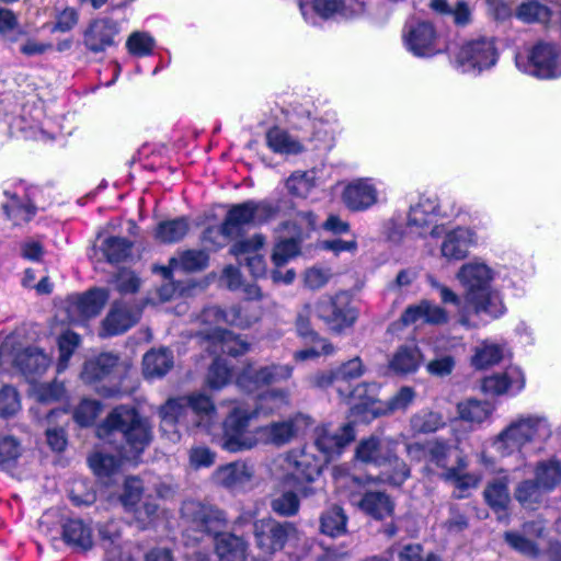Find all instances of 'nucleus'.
I'll use <instances>...</instances> for the list:
<instances>
[{"label": "nucleus", "mask_w": 561, "mask_h": 561, "mask_svg": "<svg viewBox=\"0 0 561 561\" xmlns=\"http://www.w3.org/2000/svg\"><path fill=\"white\" fill-rule=\"evenodd\" d=\"M317 227V216L312 211H298L295 216L280 224L276 232H283L302 241Z\"/></svg>", "instance_id": "34"}, {"label": "nucleus", "mask_w": 561, "mask_h": 561, "mask_svg": "<svg viewBox=\"0 0 561 561\" xmlns=\"http://www.w3.org/2000/svg\"><path fill=\"white\" fill-rule=\"evenodd\" d=\"M411 428L415 433H432L444 425L442 415L432 411H421L414 414L410 421Z\"/></svg>", "instance_id": "58"}, {"label": "nucleus", "mask_w": 561, "mask_h": 561, "mask_svg": "<svg viewBox=\"0 0 561 561\" xmlns=\"http://www.w3.org/2000/svg\"><path fill=\"white\" fill-rule=\"evenodd\" d=\"M190 230V222L186 217L162 221L156 229V238L164 243H174L182 240Z\"/></svg>", "instance_id": "42"}, {"label": "nucleus", "mask_w": 561, "mask_h": 561, "mask_svg": "<svg viewBox=\"0 0 561 561\" xmlns=\"http://www.w3.org/2000/svg\"><path fill=\"white\" fill-rule=\"evenodd\" d=\"M493 408L488 402L468 400L458 404V412L462 420L480 424L492 414Z\"/></svg>", "instance_id": "51"}, {"label": "nucleus", "mask_w": 561, "mask_h": 561, "mask_svg": "<svg viewBox=\"0 0 561 561\" xmlns=\"http://www.w3.org/2000/svg\"><path fill=\"white\" fill-rule=\"evenodd\" d=\"M21 408V398L16 389L12 386H3L0 389V417H13Z\"/></svg>", "instance_id": "59"}, {"label": "nucleus", "mask_w": 561, "mask_h": 561, "mask_svg": "<svg viewBox=\"0 0 561 561\" xmlns=\"http://www.w3.org/2000/svg\"><path fill=\"white\" fill-rule=\"evenodd\" d=\"M423 360L417 346H401L389 360V369L397 375L415 373Z\"/></svg>", "instance_id": "31"}, {"label": "nucleus", "mask_w": 561, "mask_h": 561, "mask_svg": "<svg viewBox=\"0 0 561 561\" xmlns=\"http://www.w3.org/2000/svg\"><path fill=\"white\" fill-rule=\"evenodd\" d=\"M402 37L405 48L416 57H432L443 51L437 33L430 22L408 24Z\"/></svg>", "instance_id": "15"}, {"label": "nucleus", "mask_w": 561, "mask_h": 561, "mask_svg": "<svg viewBox=\"0 0 561 561\" xmlns=\"http://www.w3.org/2000/svg\"><path fill=\"white\" fill-rule=\"evenodd\" d=\"M22 455L20 440L13 435H0V469L12 468Z\"/></svg>", "instance_id": "54"}, {"label": "nucleus", "mask_w": 561, "mask_h": 561, "mask_svg": "<svg viewBox=\"0 0 561 561\" xmlns=\"http://www.w3.org/2000/svg\"><path fill=\"white\" fill-rule=\"evenodd\" d=\"M144 375L147 378L162 377L173 366V355L168 348L151 350L142 359Z\"/></svg>", "instance_id": "36"}, {"label": "nucleus", "mask_w": 561, "mask_h": 561, "mask_svg": "<svg viewBox=\"0 0 561 561\" xmlns=\"http://www.w3.org/2000/svg\"><path fill=\"white\" fill-rule=\"evenodd\" d=\"M290 403L289 391L285 389H274L264 392L259 397V403L254 410L257 414H272Z\"/></svg>", "instance_id": "49"}, {"label": "nucleus", "mask_w": 561, "mask_h": 561, "mask_svg": "<svg viewBox=\"0 0 561 561\" xmlns=\"http://www.w3.org/2000/svg\"><path fill=\"white\" fill-rule=\"evenodd\" d=\"M80 344V336L72 332L66 331L58 339L59 359L57 364V373H62L67 367L70 357Z\"/></svg>", "instance_id": "56"}, {"label": "nucleus", "mask_w": 561, "mask_h": 561, "mask_svg": "<svg viewBox=\"0 0 561 561\" xmlns=\"http://www.w3.org/2000/svg\"><path fill=\"white\" fill-rule=\"evenodd\" d=\"M119 33L118 23L108 18L93 20L83 34V44L91 53L105 51L115 45Z\"/></svg>", "instance_id": "22"}, {"label": "nucleus", "mask_w": 561, "mask_h": 561, "mask_svg": "<svg viewBox=\"0 0 561 561\" xmlns=\"http://www.w3.org/2000/svg\"><path fill=\"white\" fill-rule=\"evenodd\" d=\"M504 357V347L495 343H483L472 358L474 367L484 369L499 364Z\"/></svg>", "instance_id": "53"}, {"label": "nucleus", "mask_w": 561, "mask_h": 561, "mask_svg": "<svg viewBox=\"0 0 561 561\" xmlns=\"http://www.w3.org/2000/svg\"><path fill=\"white\" fill-rule=\"evenodd\" d=\"M439 205L436 196L422 195L415 205L410 207L408 226L416 230L424 229L433 222L438 214Z\"/></svg>", "instance_id": "28"}, {"label": "nucleus", "mask_w": 561, "mask_h": 561, "mask_svg": "<svg viewBox=\"0 0 561 561\" xmlns=\"http://www.w3.org/2000/svg\"><path fill=\"white\" fill-rule=\"evenodd\" d=\"M357 504L363 512L376 519L390 516L393 510L392 502L383 492H367Z\"/></svg>", "instance_id": "39"}, {"label": "nucleus", "mask_w": 561, "mask_h": 561, "mask_svg": "<svg viewBox=\"0 0 561 561\" xmlns=\"http://www.w3.org/2000/svg\"><path fill=\"white\" fill-rule=\"evenodd\" d=\"M183 517L192 528L203 534H215V552L219 561H244L248 543L231 533H218L226 526V514L217 507L188 501L182 506Z\"/></svg>", "instance_id": "3"}, {"label": "nucleus", "mask_w": 561, "mask_h": 561, "mask_svg": "<svg viewBox=\"0 0 561 561\" xmlns=\"http://www.w3.org/2000/svg\"><path fill=\"white\" fill-rule=\"evenodd\" d=\"M266 239L261 233H255L249 238H240L230 248V253L236 257L241 255L251 256L257 254V252L265 245Z\"/></svg>", "instance_id": "60"}, {"label": "nucleus", "mask_w": 561, "mask_h": 561, "mask_svg": "<svg viewBox=\"0 0 561 561\" xmlns=\"http://www.w3.org/2000/svg\"><path fill=\"white\" fill-rule=\"evenodd\" d=\"M253 533L256 547L263 553H275L286 547V545H297L302 536L297 527L289 522H278L267 517L255 520Z\"/></svg>", "instance_id": "11"}, {"label": "nucleus", "mask_w": 561, "mask_h": 561, "mask_svg": "<svg viewBox=\"0 0 561 561\" xmlns=\"http://www.w3.org/2000/svg\"><path fill=\"white\" fill-rule=\"evenodd\" d=\"M317 317L335 333L351 328L357 320V312L352 307L347 295L339 293L320 297L314 306Z\"/></svg>", "instance_id": "13"}, {"label": "nucleus", "mask_w": 561, "mask_h": 561, "mask_svg": "<svg viewBox=\"0 0 561 561\" xmlns=\"http://www.w3.org/2000/svg\"><path fill=\"white\" fill-rule=\"evenodd\" d=\"M277 207L273 204L253 199L234 204L228 209L219 228L210 227L204 232L203 240L216 249L225 245V240L240 238L251 226L262 225L273 219Z\"/></svg>", "instance_id": "7"}, {"label": "nucleus", "mask_w": 561, "mask_h": 561, "mask_svg": "<svg viewBox=\"0 0 561 561\" xmlns=\"http://www.w3.org/2000/svg\"><path fill=\"white\" fill-rule=\"evenodd\" d=\"M141 310L118 301L113 305L103 321L102 335L111 336L124 333L140 318Z\"/></svg>", "instance_id": "25"}, {"label": "nucleus", "mask_w": 561, "mask_h": 561, "mask_svg": "<svg viewBox=\"0 0 561 561\" xmlns=\"http://www.w3.org/2000/svg\"><path fill=\"white\" fill-rule=\"evenodd\" d=\"M313 186V178L307 172H295L286 181L289 193L298 197H307Z\"/></svg>", "instance_id": "63"}, {"label": "nucleus", "mask_w": 561, "mask_h": 561, "mask_svg": "<svg viewBox=\"0 0 561 561\" xmlns=\"http://www.w3.org/2000/svg\"><path fill=\"white\" fill-rule=\"evenodd\" d=\"M89 465L93 472L100 478H111L121 465V460L113 455L94 453L89 458Z\"/></svg>", "instance_id": "55"}, {"label": "nucleus", "mask_w": 561, "mask_h": 561, "mask_svg": "<svg viewBox=\"0 0 561 561\" xmlns=\"http://www.w3.org/2000/svg\"><path fill=\"white\" fill-rule=\"evenodd\" d=\"M100 535L104 549L106 550L107 561H135L129 554L121 552L119 538L121 533L117 523L111 522L100 529Z\"/></svg>", "instance_id": "40"}, {"label": "nucleus", "mask_w": 561, "mask_h": 561, "mask_svg": "<svg viewBox=\"0 0 561 561\" xmlns=\"http://www.w3.org/2000/svg\"><path fill=\"white\" fill-rule=\"evenodd\" d=\"M476 232L467 227H457L445 233L440 244V254L447 261H460L468 256L469 249L476 244Z\"/></svg>", "instance_id": "23"}, {"label": "nucleus", "mask_w": 561, "mask_h": 561, "mask_svg": "<svg viewBox=\"0 0 561 561\" xmlns=\"http://www.w3.org/2000/svg\"><path fill=\"white\" fill-rule=\"evenodd\" d=\"M207 351L213 354L220 352L236 357L245 354L249 351V344L227 330L216 340V346H209Z\"/></svg>", "instance_id": "47"}, {"label": "nucleus", "mask_w": 561, "mask_h": 561, "mask_svg": "<svg viewBox=\"0 0 561 561\" xmlns=\"http://www.w3.org/2000/svg\"><path fill=\"white\" fill-rule=\"evenodd\" d=\"M407 453L413 459H423L425 461V471L428 473H435L439 477L440 472L451 468L453 447L446 442L432 439L425 444H409L407 445Z\"/></svg>", "instance_id": "14"}, {"label": "nucleus", "mask_w": 561, "mask_h": 561, "mask_svg": "<svg viewBox=\"0 0 561 561\" xmlns=\"http://www.w3.org/2000/svg\"><path fill=\"white\" fill-rule=\"evenodd\" d=\"M468 462L466 457L457 456L455 465L445 472L439 473V478L451 483L455 486L454 496L462 499L466 496L465 492L470 489H476L481 480V477L473 472H467Z\"/></svg>", "instance_id": "26"}, {"label": "nucleus", "mask_w": 561, "mask_h": 561, "mask_svg": "<svg viewBox=\"0 0 561 561\" xmlns=\"http://www.w3.org/2000/svg\"><path fill=\"white\" fill-rule=\"evenodd\" d=\"M308 417L295 414L287 420L272 422L259 427L260 443L283 446L290 443L298 434L300 427L306 425Z\"/></svg>", "instance_id": "20"}, {"label": "nucleus", "mask_w": 561, "mask_h": 561, "mask_svg": "<svg viewBox=\"0 0 561 561\" xmlns=\"http://www.w3.org/2000/svg\"><path fill=\"white\" fill-rule=\"evenodd\" d=\"M131 243L126 238L107 237L101 240L100 249L111 263L125 260L130 252Z\"/></svg>", "instance_id": "50"}, {"label": "nucleus", "mask_w": 561, "mask_h": 561, "mask_svg": "<svg viewBox=\"0 0 561 561\" xmlns=\"http://www.w3.org/2000/svg\"><path fill=\"white\" fill-rule=\"evenodd\" d=\"M66 394L62 382L54 380L51 382L34 383L31 388V396L39 403L49 404L60 401Z\"/></svg>", "instance_id": "52"}, {"label": "nucleus", "mask_w": 561, "mask_h": 561, "mask_svg": "<svg viewBox=\"0 0 561 561\" xmlns=\"http://www.w3.org/2000/svg\"><path fill=\"white\" fill-rule=\"evenodd\" d=\"M547 493L535 479H528L516 485L514 496L522 506L535 508L542 502L543 495Z\"/></svg>", "instance_id": "43"}, {"label": "nucleus", "mask_w": 561, "mask_h": 561, "mask_svg": "<svg viewBox=\"0 0 561 561\" xmlns=\"http://www.w3.org/2000/svg\"><path fill=\"white\" fill-rule=\"evenodd\" d=\"M367 371V367L359 356H355L346 362H343L335 368L336 377L340 382H351L359 379Z\"/></svg>", "instance_id": "61"}, {"label": "nucleus", "mask_w": 561, "mask_h": 561, "mask_svg": "<svg viewBox=\"0 0 561 561\" xmlns=\"http://www.w3.org/2000/svg\"><path fill=\"white\" fill-rule=\"evenodd\" d=\"M65 541L75 549L87 551L93 547L91 528L80 519H70L62 527Z\"/></svg>", "instance_id": "33"}, {"label": "nucleus", "mask_w": 561, "mask_h": 561, "mask_svg": "<svg viewBox=\"0 0 561 561\" xmlns=\"http://www.w3.org/2000/svg\"><path fill=\"white\" fill-rule=\"evenodd\" d=\"M193 334L201 340V344L208 350L216 346V340L226 332L222 324H226L224 309L213 306L205 308L194 320Z\"/></svg>", "instance_id": "19"}, {"label": "nucleus", "mask_w": 561, "mask_h": 561, "mask_svg": "<svg viewBox=\"0 0 561 561\" xmlns=\"http://www.w3.org/2000/svg\"><path fill=\"white\" fill-rule=\"evenodd\" d=\"M118 435L124 440L125 448H128L124 457L135 460L152 439L151 424L135 408L119 405L98 428V436L108 443Z\"/></svg>", "instance_id": "5"}, {"label": "nucleus", "mask_w": 561, "mask_h": 561, "mask_svg": "<svg viewBox=\"0 0 561 561\" xmlns=\"http://www.w3.org/2000/svg\"><path fill=\"white\" fill-rule=\"evenodd\" d=\"M257 410L237 405L222 422V434L219 444L229 453L249 450L260 444L259 427L249 430L250 422L257 416Z\"/></svg>", "instance_id": "10"}, {"label": "nucleus", "mask_w": 561, "mask_h": 561, "mask_svg": "<svg viewBox=\"0 0 561 561\" xmlns=\"http://www.w3.org/2000/svg\"><path fill=\"white\" fill-rule=\"evenodd\" d=\"M208 260V254L203 250H186L170 260V267L172 270L196 272L204 270Z\"/></svg>", "instance_id": "45"}, {"label": "nucleus", "mask_w": 561, "mask_h": 561, "mask_svg": "<svg viewBox=\"0 0 561 561\" xmlns=\"http://www.w3.org/2000/svg\"><path fill=\"white\" fill-rule=\"evenodd\" d=\"M354 438L355 432L351 423L344 424L335 431L328 426H319L316 430L314 445L329 461L339 456Z\"/></svg>", "instance_id": "21"}, {"label": "nucleus", "mask_w": 561, "mask_h": 561, "mask_svg": "<svg viewBox=\"0 0 561 561\" xmlns=\"http://www.w3.org/2000/svg\"><path fill=\"white\" fill-rule=\"evenodd\" d=\"M3 208L14 225L30 221L36 213L35 206L20 203L14 195L11 196L10 203L3 205Z\"/></svg>", "instance_id": "62"}, {"label": "nucleus", "mask_w": 561, "mask_h": 561, "mask_svg": "<svg viewBox=\"0 0 561 561\" xmlns=\"http://www.w3.org/2000/svg\"><path fill=\"white\" fill-rule=\"evenodd\" d=\"M321 472L319 460L304 449H293L280 455L272 469L278 486L295 489L301 497H310L321 491L322 488L318 485Z\"/></svg>", "instance_id": "6"}, {"label": "nucleus", "mask_w": 561, "mask_h": 561, "mask_svg": "<svg viewBox=\"0 0 561 561\" xmlns=\"http://www.w3.org/2000/svg\"><path fill=\"white\" fill-rule=\"evenodd\" d=\"M224 312L226 324L247 329L259 321L263 309L259 304L243 301L239 305L231 306L227 310H224Z\"/></svg>", "instance_id": "29"}, {"label": "nucleus", "mask_w": 561, "mask_h": 561, "mask_svg": "<svg viewBox=\"0 0 561 561\" xmlns=\"http://www.w3.org/2000/svg\"><path fill=\"white\" fill-rule=\"evenodd\" d=\"M266 142L272 151L279 154H297L304 149L299 140L279 127H273L267 131Z\"/></svg>", "instance_id": "37"}, {"label": "nucleus", "mask_w": 561, "mask_h": 561, "mask_svg": "<svg viewBox=\"0 0 561 561\" xmlns=\"http://www.w3.org/2000/svg\"><path fill=\"white\" fill-rule=\"evenodd\" d=\"M161 431L169 434V439L178 442L180 435L174 430L178 423L188 428H197L211 434L219 424V416L214 402L203 393L169 399L159 409Z\"/></svg>", "instance_id": "2"}, {"label": "nucleus", "mask_w": 561, "mask_h": 561, "mask_svg": "<svg viewBox=\"0 0 561 561\" xmlns=\"http://www.w3.org/2000/svg\"><path fill=\"white\" fill-rule=\"evenodd\" d=\"M321 531L330 537H337L346 531L347 517L339 506L325 511L320 519Z\"/></svg>", "instance_id": "48"}, {"label": "nucleus", "mask_w": 561, "mask_h": 561, "mask_svg": "<svg viewBox=\"0 0 561 561\" xmlns=\"http://www.w3.org/2000/svg\"><path fill=\"white\" fill-rule=\"evenodd\" d=\"M298 494V492H295L290 488L289 490H284L273 494L271 499L272 511L283 517L296 516L300 510V500Z\"/></svg>", "instance_id": "44"}, {"label": "nucleus", "mask_w": 561, "mask_h": 561, "mask_svg": "<svg viewBox=\"0 0 561 561\" xmlns=\"http://www.w3.org/2000/svg\"><path fill=\"white\" fill-rule=\"evenodd\" d=\"M108 299V293L105 289L96 288L78 297L73 307L82 318L89 319L98 316Z\"/></svg>", "instance_id": "41"}, {"label": "nucleus", "mask_w": 561, "mask_h": 561, "mask_svg": "<svg viewBox=\"0 0 561 561\" xmlns=\"http://www.w3.org/2000/svg\"><path fill=\"white\" fill-rule=\"evenodd\" d=\"M534 479L546 490L552 492L561 484V462L557 458L538 461L534 468Z\"/></svg>", "instance_id": "35"}, {"label": "nucleus", "mask_w": 561, "mask_h": 561, "mask_svg": "<svg viewBox=\"0 0 561 561\" xmlns=\"http://www.w3.org/2000/svg\"><path fill=\"white\" fill-rule=\"evenodd\" d=\"M456 67L467 73H480L497 61V50L493 38L481 37L465 43L454 53Z\"/></svg>", "instance_id": "12"}, {"label": "nucleus", "mask_w": 561, "mask_h": 561, "mask_svg": "<svg viewBox=\"0 0 561 561\" xmlns=\"http://www.w3.org/2000/svg\"><path fill=\"white\" fill-rule=\"evenodd\" d=\"M516 16L525 23H547L550 19V10L536 1H528L517 8Z\"/></svg>", "instance_id": "57"}, {"label": "nucleus", "mask_w": 561, "mask_h": 561, "mask_svg": "<svg viewBox=\"0 0 561 561\" xmlns=\"http://www.w3.org/2000/svg\"><path fill=\"white\" fill-rule=\"evenodd\" d=\"M525 387V375L520 368L510 366L481 380V390L492 397L515 396Z\"/></svg>", "instance_id": "18"}, {"label": "nucleus", "mask_w": 561, "mask_h": 561, "mask_svg": "<svg viewBox=\"0 0 561 561\" xmlns=\"http://www.w3.org/2000/svg\"><path fill=\"white\" fill-rule=\"evenodd\" d=\"M341 199L351 211H365L378 203L377 183L371 178L355 179L343 187Z\"/></svg>", "instance_id": "16"}, {"label": "nucleus", "mask_w": 561, "mask_h": 561, "mask_svg": "<svg viewBox=\"0 0 561 561\" xmlns=\"http://www.w3.org/2000/svg\"><path fill=\"white\" fill-rule=\"evenodd\" d=\"M516 67L538 79L552 80L561 77V49L551 42L539 41L515 56Z\"/></svg>", "instance_id": "9"}, {"label": "nucleus", "mask_w": 561, "mask_h": 561, "mask_svg": "<svg viewBox=\"0 0 561 561\" xmlns=\"http://www.w3.org/2000/svg\"><path fill=\"white\" fill-rule=\"evenodd\" d=\"M12 364L26 378L34 379L47 370L51 364V358L37 347H26L13 356Z\"/></svg>", "instance_id": "27"}, {"label": "nucleus", "mask_w": 561, "mask_h": 561, "mask_svg": "<svg viewBox=\"0 0 561 561\" xmlns=\"http://www.w3.org/2000/svg\"><path fill=\"white\" fill-rule=\"evenodd\" d=\"M552 435V424L543 414H519L492 440L501 457L516 455L525 459L528 447L545 444Z\"/></svg>", "instance_id": "4"}, {"label": "nucleus", "mask_w": 561, "mask_h": 561, "mask_svg": "<svg viewBox=\"0 0 561 561\" xmlns=\"http://www.w3.org/2000/svg\"><path fill=\"white\" fill-rule=\"evenodd\" d=\"M254 476L253 466L244 461H233L217 468L213 481L229 490H239L248 485Z\"/></svg>", "instance_id": "24"}, {"label": "nucleus", "mask_w": 561, "mask_h": 561, "mask_svg": "<svg viewBox=\"0 0 561 561\" xmlns=\"http://www.w3.org/2000/svg\"><path fill=\"white\" fill-rule=\"evenodd\" d=\"M483 495L488 505L495 512L505 511L510 503L506 478L495 479L489 482L484 489Z\"/></svg>", "instance_id": "46"}, {"label": "nucleus", "mask_w": 561, "mask_h": 561, "mask_svg": "<svg viewBox=\"0 0 561 561\" xmlns=\"http://www.w3.org/2000/svg\"><path fill=\"white\" fill-rule=\"evenodd\" d=\"M231 379V370L221 358H216L209 368L207 383L213 389H220Z\"/></svg>", "instance_id": "64"}, {"label": "nucleus", "mask_w": 561, "mask_h": 561, "mask_svg": "<svg viewBox=\"0 0 561 561\" xmlns=\"http://www.w3.org/2000/svg\"><path fill=\"white\" fill-rule=\"evenodd\" d=\"M364 2L359 0H313V10L323 18L340 14L345 18L364 11Z\"/></svg>", "instance_id": "32"}, {"label": "nucleus", "mask_w": 561, "mask_h": 561, "mask_svg": "<svg viewBox=\"0 0 561 561\" xmlns=\"http://www.w3.org/2000/svg\"><path fill=\"white\" fill-rule=\"evenodd\" d=\"M278 237L273 247L271 260L274 267L279 268L300 253V242L291 236L277 232Z\"/></svg>", "instance_id": "38"}, {"label": "nucleus", "mask_w": 561, "mask_h": 561, "mask_svg": "<svg viewBox=\"0 0 561 561\" xmlns=\"http://www.w3.org/2000/svg\"><path fill=\"white\" fill-rule=\"evenodd\" d=\"M117 356L111 353H102L95 358L89 359L84 363L81 379L85 383H95L101 381L111 375L117 365Z\"/></svg>", "instance_id": "30"}, {"label": "nucleus", "mask_w": 561, "mask_h": 561, "mask_svg": "<svg viewBox=\"0 0 561 561\" xmlns=\"http://www.w3.org/2000/svg\"><path fill=\"white\" fill-rule=\"evenodd\" d=\"M291 374L293 367L289 365L272 364L260 368L249 365L238 376L237 383L244 391L252 392L261 386L287 380Z\"/></svg>", "instance_id": "17"}, {"label": "nucleus", "mask_w": 561, "mask_h": 561, "mask_svg": "<svg viewBox=\"0 0 561 561\" xmlns=\"http://www.w3.org/2000/svg\"><path fill=\"white\" fill-rule=\"evenodd\" d=\"M456 277L465 288L462 297L434 277H428V283L436 289L442 302L457 307V322L461 327L477 329L486 323L483 316L496 319L505 313L501 296L491 288L494 272L484 262L472 260L463 264Z\"/></svg>", "instance_id": "1"}, {"label": "nucleus", "mask_w": 561, "mask_h": 561, "mask_svg": "<svg viewBox=\"0 0 561 561\" xmlns=\"http://www.w3.org/2000/svg\"><path fill=\"white\" fill-rule=\"evenodd\" d=\"M397 443L390 438L370 436L356 447L358 461L383 468L378 477L381 482L401 485L410 477V468L396 454Z\"/></svg>", "instance_id": "8"}]
</instances>
